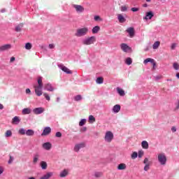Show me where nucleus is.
<instances>
[{"mask_svg": "<svg viewBox=\"0 0 179 179\" xmlns=\"http://www.w3.org/2000/svg\"><path fill=\"white\" fill-rule=\"evenodd\" d=\"M120 47L124 52H128V51L131 50L130 47L128 46V45H127L126 43H122Z\"/></svg>", "mask_w": 179, "mask_h": 179, "instance_id": "2eb2a0df", "label": "nucleus"}, {"mask_svg": "<svg viewBox=\"0 0 179 179\" xmlns=\"http://www.w3.org/2000/svg\"><path fill=\"white\" fill-rule=\"evenodd\" d=\"M171 131H172V132H176L177 129L176 128V127H173L171 128Z\"/></svg>", "mask_w": 179, "mask_h": 179, "instance_id": "6e6d98bb", "label": "nucleus"}, {"mask_svg": "<svg viewBox=\"0 0 179 179\" xmlns=\"http://www.w3.org/2000/svg\"><path fill=\"white\" fill-rule=\"evenodd\" d=\"M117 19H118L120 23H125V22L127 21L125 17H124V16L121 14H119L117 15Z\"/></svg>", "mask_w": 179, "mask_h": 179, "instance_id": "f3484780", "label": "nucleus"}, {"mask_svg": "<svg viewBox=\"0 0 179 179\" xmlns=\"http://www.w3.org/2000/svg\"><path fill=\"white\" fill-rule=\"evenodd\" d=\"M62 71H63V72H66V73H68V74L72 73V71L69 70V69H68L66 66H62Z\"/></svg>", "mask_w": 179, "mask_h": 179, "instance_id": "cd10ccee", "label": "nucleus"}, {"mask_svg": "<svg viewBox=\"0 0 179 179\" xmlns=\"http://www.w3.org/2000/svg\"><path fill=\"white\" fill-rule=\"evenodd\" d=\"M87 33H89V28L87 27L80 28L77 29L76 36V37H83V36H86Z\"/></svg>", "mask_w": 179, "mask_h": 179, "instance_id": "f257e3e1", "label": "nucleus"}, {"mask_svg": "<svg viewBox=\"0 0 179 179\" xmlns=\"http://www.w3.org/2000/svg\"><path fill=\"white\" fill-rule=\"evenodd\" d=\"M33 135H34V131L32 129H28L26 131V136H33Z\"/></svg>", "mask_w": 179, "mask_h": 179, "instance_id": "c85d7f7f", "label": "nucleus"}, {"mask_svg": "<svg viewBox=\"0 0 179 179\" xmlns=\"http://www.w3.org/2000/svg\"><path fill=\"white\" fill-rule=\"evenodd\" d=\"M15 58L13 57H12L10 58V62H13V61H15Z\"/></svg>", "mask_w": 179, "mask_h": 179, "instance_id": "052dcab7", "label": "nucleus"}, {"mask_svg": "<svg viewBox=\"0 0 179 179\" xmlns=\"http://www.w3.org/2000/svg\"><path fill=\"white\" fill-rule=\"evenodd\" d=\"M13 162V157L10 155V159L8 160V164H10Z\"/></svg>", "mask_w": 179, "mask_h": 179, "instance_id": "5fc2aeb1", "label": "nucleus"}, {"mask_svg": "<svg viewBox=\"0 0 179 179\" xmlns=\"http://www.w3.org/2000/svg\"><path fill=\"white\" fill-rule=\"evenodd\" d=\"M43 96L45 97V99H46V100H48V101H50V100H51V99L50 98V95L47 93H44Z\"/></svg>", "mask_w": 179, "mask_h": 179, "instance_id": "a18cd8bd", "label": "nucleus"}, {"mask_svg": "<svg viewBox=\"0 0 179 179\" xmlns=\"http://www.w3.org/2000/svg\"><path fill=\"white\" fill-rule=\"evenodd\" d=\"M125 64H127V65H131V64H132V59L127 57L125 60Z\"/></svg>", "mask_w": 179, "mask_h": 179, "instance_id": "c9c22d12", "label": "nucleus"}, {"mask_svg": "<svg viewBox=\"0 0 179 179\" xmlns=\"http://www.w3.org/2000/svg\"><path fill=\"white\" fill-rule=\"evenodd\" d=\"M50 177H52V173L49 172L44 175L43 176H42L40 179H50Z\"/></svg>", "mask_w": 179, "mask_h": 179, "instance_id": "5701e85b", "label": "nucleus"}, {"mask_svg": "<svg viewBox=\"0 0 179 179\" xmlns=\"http://www.w3.org/2000/svg\"><path fill=\"white\" fill-rule=\"evenodd\" d=\"M41 166L43 170H46L47 169V162L42 161L41 162Z\"/></svg>", "mask_w": 179, "mask_h": 179, "instance_id": "473e14b6", "label": "nucleus"}, {"mask_svg": "<svg viewBox=\"0 0 179 179\" xmlns=\"http://www.w3.org/2000/svg\"><path fill=\"white\" fill-rule=\"evenodd\" d=\"M89 120L90 121H92V122H96V118H94V116H93L92 115L89 116Z\"/></svg>", "mask_w": 179, "mask_h": 179, "instance_id": "de8ad7c7", "label": "nucleus"}, {"mask_svg": "<svg viewBox=\"0 0 179 179\" xmlns=\"http://www.w3.org/2000/svg\"><path fill=\"white\" fill-rule=\"evenodd\" d=\"M6 138H10V136H12V131L7 130L5 133Z\"/></svg>", "mask_w": 179, "mask_h": 179, "instance_id": "f704fd0d", "label": "nucleus"}, {"mask_svg": "<svg viewBox=\"0 0 179 179\" xmlns=\"http://www.w3.org/2000/svg\"><path fill=\"white\" fill-rule=\"evenodd\" d=\"M10 48H12V45H10V44L3 45L0 46V51H6L8 50H10Z\"/></svg>", "mask_w": 179, "mask_h": 179, "instance_id": "ddd939ff", "label": "nucleus"}, {"mask_svg": "<svg viewBox=\"0 0 179 179\" xmlns=\"http://www.w3.org/2000/svg\"><path fill=\"white\" fill-rule=\"evenodd\" d=\"M127 10H128V7H127V6H122L121 7L122 12H127Z\"/></svg>", "mask_w": 179, "mask_h": 179, "instance_id": "49530a36", "label": "nucleus"}, {"mask_svg": "<svg viewBox=\"0 0 179 179\" xmlns=\"http://www.w3.org/2000/svg\"><path fill=\"white\" fill-rule=\"evenodd\" d=\"M26 50H31V43H27L25 45Z\"/></svg>", "mask_w": 179, "mask_h": 179, "instance_id": "37998d69", "label": "nucleus"}, {"mask_svg": "<svg viewBox=\"0 0 179 179\" xmlns=\"http://www.w3.org/2000/svg\"><path fill=\"white\" fill-rule=\"evenodd\" d=\"M26 130L24 129H20L18 131V134L20 135H26Z\"/></svg>", "mask_w": 179, "mask_h": 179, "instance_id": "58836bf2", "label": "nucleus"}, {"mask_svg": "<svg viewBox=\"0 0 179 179\" xmlns=\"http://www.w3.org/2000/svg\"><path fill=\"white\" fill-rule=\"evenodd\" d=\"M126 31L127 33H129V37L132 38L134 37V36H135V29H134V27H129L128 28Z\"/></svg>", "mask_w": 179, "mask_h": 179, "instance_id": "4468645a", "label": "nucleus"}, {"mask_svg": "<svg viewBox=\"0 0 179 179\" xmlns=\"http://www.w3.org/2000/svg\"><path fill=\"white\" fill-rule=\"evenodd\" d=\"M51 134V128L50 127H45L43 129V133L41 134L42 136H47V135H50Z\"/></svg>", "mask_w": 179, "mask_h": 179, "instance_id": "9b49d317", "label": "nucleus"}, {"mask_svg": "<svg viewBox=\"0 0 179 179\" xmlns=\"http://www.w3.org/2000/svg\"><path fill=\"white\" fill-rule=\"evenodd\" d=\"M43 111H45V109L42 107L36 108L33 110V113H35L36 115L38 114H43Z\"/></svg>", "mask_w": 179, "mask_h": 179, "instance_id": "1a4fd4ad", "label": "nucleus"}, {"mask_svg": "<svg viewBox=\"0 0 179 179\" xmlns=\"http://www.w3.org/2000/svg\"><path fill=\"white\" fill-rule=\"evenodd\" d=\"M177 47V44L173 43L171 46V50H176V48Z\"/></svg>", "mask_w": 179, "mask_h": 179, "instance_id": "603ef678", "label": "nucleus"}, {"mask_svg": "<svg viewBox=\"0 0 179 179\" xmlns=\"http://www.w3.org/2000/svg\"><path fill=\"white\" fill-rule=\"evenodd\" d=\"M30 113H31V109L29 108H25L22 110V114L24 115H26V114H30Z\"/></svg>", "mask_w": 179, "mask_h": 179, "instance_id": "b1692460", "label": "nucleus"}, {"mask_svg": "<svg viewBox=\"0 0 179 179\" xmlns=\"http://www.w3.org/2000/svg\"><path fill=\"white\" fill-rule=\"evenodd\" d=\"M73 8H74V9H76V12H78L79 13H82V12H83L85 10V8H83V6H82L80 5H78V4H73Z\"/></svg>", "mask_w": 179, "mask_h": 179, "instance_id": "423d86ee", "label": "nucleus"}, {"mask_svg": "<svg viewBox=\"0 0 179 179\" xmlns=\"http://www.w3.org/2000/svg\"><path fill=\"white\" fill-rule=\"evenodd\" d=\"M86 146V144L85 143H80L79 144H76L74 147L75 152H79L80 149H83V148H85Z\"/></svg>", "mask_w": 179, "mask_h": 179, "instance_id": "0eeeda50", "label": "nucleus"}, {"mask_svg": "<svg viewBox=\"0 0 179 179\" xmlns=\"http://www.w3.org/2000/svg\"><path fill=\"white\" fill-rule=\"evenodd\" d=\"M38 85L43 86V77L38 78Z\"/></svg>", "mask_w": 179, "mask_h": 179, "instance_id": "4c0bfd02", "label": "nucleus"}, {"mask_svg": "<svg viewBox=\"0 0 179 179\" xmlns=\"http://www.w3.org/2000/svg\"><path fill=\"white\" fill-rule=\"evenodd\" d=\"M45 87L48 92H54V87H52V85H51V84H46L45 85Z\"/></svg>", "mask_w": 179, "mask_h": 179, "instance_id": "4be33fe9", "label": "nucleus"}, {"mask_svg": "<svg viewBox=\"0 0 179 179\" xmlns=\"http://www.w3.org/2000/svg\"><path fill=\"white\" fill-rule=\"evenodd\" d=\"M19 122H20V119L19 118V117L15 116L13 118L12 124H15V125H17V124H19Z\"/></svg>", "mask_w": 179, "mask_h": 179, "instance_id": "a211bd4d", "label": "nucleus"}, {"mask_svg": "<svg viewBox=\"0 0 179 179\" xmlns=\"http://www.w3.org/2000/svg\"><path fill=\"white\" fill-rule=\"evenodd\" d=\"M3 173V167L0 166V176Z\"/></svg>", "mask_w": 179, "mask_h": 179, "instance_id": "4d7b16f0", "label": "nucleus"}, {"mask_svg": "<svg viewBox=\"0 0 179 179\" xmlns=\"http://www.w3.org/2000/svg\"><path fill=\"white\" fill-rule=\"evenodd\" d=\"M96 41V36H91L83 41V44L85 45H90L91 44H94Z\"/></svg>", "mask_w": 179, "mask_h": 179, "instance_id": "f03ea898", "label": "nucleus"}, {"mask_svg": "<svg viewBox=\"0 0 179 179\" xmlns=\"http://www.w3.org/2000/svg\"><path fill=\"white\" fill-rule=\"evenodd\" d=\"M176 78H178V79H179V73H176Z\"/></svg>", "mask_w": 179, "mask_h": 179, "instance_id": "0e129e2a", "label": "nucleus"}, {"mask_svg": "<svg viewBox=\"0 0 179 179\" xmlns=\"http://www.w3.org/2000/svg\"><path fill=\"white\" fill-rule=\"evenodd\" d=\"M94 20H95V22H101V20H103V19H101V17H100V16L99 15H95L94 17Z\"/></svg>", "mask_w": 179, "mask_h": 179, "instance_id": "ea45409f", "label": "nucleus"}, {"mask_svg": "<svg viewBox=\"0 0 179 179\" xmlns=\"http://www.w3.org/2000/svg\"><path fill=\"white\" fill-rule=\"evenodd\" d=\"M85 124H86V120L85 119L81 120L79 122L80 127H83V125H85Z\"/></svg>", "mask_w": 179, "mask_h": 179, "instance_id": "a19ab883", "label": "nucleus"}, {"mask_svg": "<svg viewBox=\"0 0 179 179\" xmlns=\"http://www.w3.org/2000/svg\"><path fill=\"white\" fill-rule=\"evenodd\" d=\"M141 146L143 149H149V143L146 141H142Z\"/></svg>", "mask_w": 179, "mask_h": 179, "instance_id": "aec40b11", "label": "nucleus"}, {"mask_svg": "<svg viewBox=\"0 0 179 179\" xmlns=\"http://www.w3.org/2000/svg\"><path fill=\"white\" fill-rule=\"evenodd\" d=\"M31 90H30V89H29V88H27V90H26V93H27V94H29V93H31Z\"/></svg>", "mask_w": 179, "mask_h": 179, "instance_id": "bf43d9fd", "label": "nucleus"}, {"mask_svg": "<svg viewBox=\"0 0 179 179\" xmlns=\"http://www.w3.org/2000/svg\"><path fill=\"white\" fill-rule=\"evenodd\" d=\"M100 31V27L96 26L92 29V33L93 34H96Z\"/></svg>", "mask_w": 179, "mask_h": 179, "instance_id": "c756f323", "label": "nucleus"}, {"mask_svg": "<svg viewBox=\"0 0 179 179\" xmlns=\"http://www.w3.org/2000/svg\"><path fill=\"white\" fill-rule=\"evenodd\" d=\"M127 169V164L122 163L117 166V170H125Z\"/></svg>", "mask_w": 179, "mask_h": 179, "instance_id": "a878e982", "label": "nucleus"}, {"mask_svg": "<svg viewBox=\"0 0 179 179\" xmlns=\"http://www.w3.org/2000/svg\"><path fill=\"white\" fill-rule=\"evenodd\" d=\"M55 136H56L57 138H61V136H62V134H61V132H59V131H57V132L56 133V134H55Z\"/></svg>", "mask_w": 179, "mask_h": 179, "instance_id": "3c124183", "label": "nucleus"}, {"mask_svg": "<svg viewBox=\"0 0 179 179\" xmlns=\"http://www.w3.org/2000/svg\"><path fill=\"white\" fill-rule=\"evenodd\" d=\"M68 174H69L68 170L64 169V171H62L60 173L59 176H60L62 178H64V177H66V176H68Z\"/></svg>", "mask_w": 179, "mask_h": 179, "instance_id": "412c9836", "label": "nucleus"}, {"mask_svg": "<svg viewBox=\"0 0 179 179\" xmlns=\"http://www.w3.org/2000/svg\"><path fill=\"white\" fill-rule=\"evenodd\" d=\"M84 131H86V128L84 129Z\"/></svg>", "mask_w": 179, "mask_h": 179, "instance_id": "774afa93", "label": "nucleus"}, {"mask_svg": "<svg viewBox=\"0 0 179 179\" xmlns=\"http://www.w3.org/2000/svg\"><path fill=\"white\" fill-rule=\"evenodd\" d=\"M104 139L106 142H108V143H111V141L114 139V134L110 131H106Z\"/></svg>", "mask_w": 179, "mask_h": 179, "instance_id": "7ed1b4c3", "label": "nucleus"}, {"mask_svg": "<svg viewBox=\"0 0 179 179\" xmlns=\"http://www.w3.org/2000/svg\"><path fill=\"white\" fill-rule=\"evenodd\" d=\"M117 92L118 94H120V96H125V91H124V90H122L120 87H117Z\"/></svg>", "mask_w": 179, "mask_h": 179, "instance_id": "393cba45", "label": "nucleus"}, {"mask_svg": "<svg viewBox=\"0 0 179 179\" xmlns=\"http://www.w3.org/2000/svg\"><path fill=\"white\" fill-rule=\"evenodd\" d=\"M121 110V106L117 104V105H115L113 108V113H120V111Z\"/></svg>", "mask_w": 179, "mask_h": 179, "instance_id": "dca6fc26", "label": "nucleus"}, {"mask_svg": "<svg viewBox=\"0 0 179 179\" xmlns=\"http://www.w3.org/2000/svg\"><path fill=\"white\" fill-rule=\"evenodd\" d=\"M0 110H3V105L0 103Z\"/></svg>", "mask_w": 179, "mask_h": 179, "instance_id": "680f3d73", "label": "nucleus"}, {"mask_svg": "<svg viewBox=\"0 0 179 179\" xmlns=\"http://www.w3.org/2000/svg\"><path fill=\"white\" fill-rule=\"evenodd\" d=\"M143 155H144L143 151H142V150L138 151V157H139L140 159L143 157Z\"/></svg>", "mask_w": 179, "mask_h": 179, "instance_id": "09e8293b", "label": "nucleus"}, {"mask_svg": "<svg viewBox=\"0 0 179 179\" xmlns=\"http://www.w3.org/2000/svg\"><path fill=\"white\" fill-rule=\"evenodd\" d=\"M143 8H148V4L145 3L143 5Z\"/></svg>", "mask_w": 179, "mask_h": 179, "instance_id": "e2e57ef3", "label": "nucleus"}, {"mask_svg": "<svg viewBox=\"0 0 179 179\" xmlns=\"http://www.w3.org/2000/svg\"><path fill=\"white\" fill-rule=\"evenodd\" d=\"M153 16H155V14H153L152 11H148L147 13H145V16L143 17L144 20H150V19H152V17H153Z\"/></svg>", "mask_w": 179, "mask_h": 179, "instance_id": "6e6552de", "label": "nucleus"}, {"mask_svg": "<svg viewBox=\"0 0 179 179\" xmlns=\"http://www.w3.org/2000/svg\"><path fill=\"white\" fill-rule=\"evenodd\" d=\"M131 10L132 12H138V10H139V8H131Z\"/></svg>", "mask_w": 179, "mask_h": 179, "instance_id": "864d4df0", "label": "nucleus"}, {"mask_svg": "<svg viewBox=\"0 0 179 179\" xmlns=\"http://www.w3.org/2000/svg\"><path fill=\"white\" fill-rule=\"evenodd\" d=\"M173 68H174V69H176V71H178V69H179V65H178V64L174 63V64H173Z\"/></svg>", "mask_w": 179, "mask_h": 179, "instance_id": "8fccbe9b", "label": "nucleus"}, {"mask_svg": "<svg viewBox=\"0 0 179 179\" xmlns=\"http://www.w3.org/2000/svg\"><path fill=\"white\" fill-rule=\"evenodd\" d=\"M159 47H160L159 41H156L152 45L153 50H157V48H159Z\"/></svg>", "mask_w": 179, "mask_h": 179, "instance_id": "7c9ffc66", "label": "nucleus"}, {"mask_svg": "<svg viewBox=\"0 0 179 179\" xmlns=\"http://www.w3.org/2000/svg\"><path fill=\"white\" fill-rule=\"evenodd\" d=\"M55 47V45H54V44L49 45V48H50L51 50H52V48H54Z\"/></svg>", "mask_w": 179, "mask_h": 179, "instance_id": "13d9d810", "label": "nucleus"}, {"mask_svg": "<svg viewBox=\"0 0 179 179\" xmlns=\"http://www.w3.org/2000/svg\"><path fill=\"white\" fill-rule=\"evenodd\" d=\"M136 157H138V152H134L131 154V159H136Z\"/></svg>", "mask_w": 179, "mask_h": 179, "instance_id": "c03bdc74", "label": "nucleus"}, {"mask_svg": "<svg viewBox=\"0 0 179 179\" xmlns=\"http://www.w3.org/2000/svg\"><path fill=\"white\" fill-rule=\"evenodd\" d=\"M22 27H23V23L20 24L15 27V31H21Z\"/></svg>", "mask_w": 179, "mask_h": 179, "instance_id": "72a5a7b5", "label": "nucleus"}, {"mask_svg": "<svg viewBox=\"0 0 179 179\" xmlns=\"http://www.w3.org/2000/svg\"><path fill=\"white\" fill-rule=\"evenodd\" d=\"M42 147L45 150H50L51 148H52V144L50 142L44 143Z\"/></svg>", "mask_w": 179, "mask_h": 179, "instance_id": "9d476101", "label": "nucleus"}, {"mask_svg": "<svg viewBox=\"0 0 179 179\" xmlns=\"http://www.w3.org/2000/svg\"><path fill=\"white\" fill-rule=\"evenodd\" d=\"M104 82V78L103 77H99L96 78V83L99 85H101Z\"/></svg>", "mask_w": 179, "mask_h": 179, "instance_id": "2f4dec72", "label": "nucleus"}, {"mask_svg": "<svg viewBox=\"0 0 179 179\" xmlns=\"http://www.w3.org/2000/svg\"><path fill=\"white\" fill-rule=\"evenodd\" d=\"M38 159H40V155L38 154L35 155L34 156L33 164H37V162H38Z\"/></svg>", "mask_w": 179, "mask_h": 179, "instance_id": "bb28decb", "label": "nucleus"}, {"mask_svg": "<svg viewBox=\"0 0 179 179\" xmlns=\"http://www.w3.org/2000/svg\"><path fill=\"white\" fill-rule=\"evenodd\" d=\"M152 0H146V2H150Z\"/></svg>", "mask_w": 179, "mask_h": 179, "instance_id": "338daca9", "label": "nucleus"}, {"mask_svg": "<svg viewBox=\"0 0 179 179\" xmlns=\"http://www.w3.org/2000/svg\"><path fill=\"white\" fill-rule=\"evenodd\" d=\"M148 62H152L153 64V66L154 67L156 66V63L155 62V59L148 58V59L144 60L143 64H148Z\"/></svg>", "mask_w": 179, "mask_h": 179, "instance_id": "6ab92c4d", "label": "nucleus"}, {"mask_svg": "<svg viewBox=\"0 0 179 179\" xmlns=\"http://www.w3.org/2000/svg\"><path fill=\"white\" fill-rule=\"evenodd\" d=\"M74 100L76 101H80L82 100V96L81 95H77L75 96Z\"/></svg>", "mask_w": 179, "mask_h": 179, "instance_id": "79ce46f5", "label": "nucleus"}, {"mask_svg": "<svg viewBox=\"0 0 179 179\" xmlns=\"http://www.w3.org/2000/svg\"><path fill=\"white\" fill-rule=\"evenodd\" d=\"M35 93L36 96H41L43 94V85H35Z\"/></svg>", "mask_w": 179, "mask_h": 179, "instance_id": "39448f33", "label": "nucleus"}, {"mask_svg": "<svg viewBox=\"0 0 179 179\" xmlns=\"http://www.w3.org/2000/svg\"><path fill=\"white\" fill-rule=\"evenodd\" d=\"M158 162H159L160 164L164 166L167 162V158L164 154L158 155Z\"/></svg>", "mask_w": 179, "mask_h": 179, "instance_id": "20e7f679", "label": "nucleus"}, {"mask_svg": "<svg viewBox=\"0 0 179 179\" xmlns=\"http://www.w3.org/2000/svg\"><path fill=\"white\" fill-rule=\"evenodd\" d=\"M103 173L101 172H95L94 173V177L96 178H100V177H102Z\"/></svg>", "mask_w": 179, "mask_h": 179, "instance_id": "e433bc0d", "label": "nucleus"}, {"mask_svg": "<svg viewBox=\"0 0 179 179\" xmlns=\"http://www.w3.org/2000/svg\"><path fill=\"white\" fill-rule=\"evenodd\" d=\"M29 179H36V178H34V177H30V178H29Z\"/></svg>", "mask_w": 179, "mask_h": 179, "instance_id": "69168bd1", "label": "nucleus"}, {"mask_svg": "<svg viewBox=\"0 0 179 179\" xmlns=\"http://www.w3.org/2000/svg\"><path fill=\"white\" fill-rule=\"evenodd\" d=\"M144 164H145V166H144V170L145 171H148V170H149V166H150V162H149V159L148 158H145L144 161H143Z\"/></svg>", "mask_w": 179, "mask_h": 179, "instance_id": "f8f14e48", "label": "nucleus"}]
</instances>
